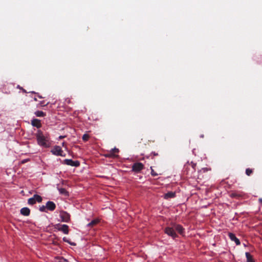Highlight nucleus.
Instances as JSON below:
<instances>
[{"instance_id":"6","label":"nucleus","mask_w":262,"mask_h":262,"mask_svg":"<svg viewBox=\"0 0 262 262\" xmlns=\"http://www.w3.org/2000/svg\"><path fill=\"white\" fill-rule=\"evenodd\" d=\"M53 155L58 156L65 157L66 155H63V151L59 146H55L51 150Z\"/></svg>"},{"instance_id":"37","label":"nucleus","mask_w":262,"mask_h":262,"mask_svg":"<svg viewBox=\"0 0 262 262\" xmlns=\"http://www.w3.org/2000/svg\"><path fill=\"white\" fill-rule=\"evenodd\" d=\"M201 137L203 138V137H204V136H203V135H202V136H201Z\"/></svg>"},{"instance_id":"8","label":"nucleus","mask_w":262,"mask_h":262,"mask_svg":"<svg viewBox=\"0 0 262 262\" xmlns=\"http://www.w3.org/2000/svg\"><path fill=\"white\" fill-rule=\"evenodd\" d=\"M144 168V165L140 162L134 163L132 166L133 171L136 172H139Z\"/></svg>"},{"instance_id":"11","label":"nucleus","mask_w":262,"mask_h":262,"mask_svg":"<svg viewBox=\"0 0 262 262\" xmlns=\"http://www.w3.org/2000/svg\"><path fill=\"white\" fill-rule=\"evenodd\" d=\"M31 124L33 126L36 127L37 128H39L41 126L40 121L37 119H33L31 121Z\"/></svg>"},{"instance_id":"26","label":"nucleus","mask_w":262,"mask_h":262,"mask_svg":"<svg viewBox=\"0 0 262 262\" xmlns=\"http://www.w3.org/2000/svg\"><path fill=\"white\" fill-rule=\"evenodd\" d=\"M210 169L208 168H203L199 171V173L200 174L201 173L206 172L209 171Z\"/></svg>"},{"instance_id":"12","label":"nucleus","mask_w":262,"mask_h":262,"mask_svg":"<svg viewBox=\"0 0 262 262\" xmlns=\"http://www.w3.org/2000/svg\"><path fill=\"white\" fill-rule=\"evenodd\" d=\"M20 213L24 216H29L30 214V210L28 207H24L20 209Z\"/></svg>"},{"instance_id":"34","label":"nucleus","mask_w":262,"mask_h":262,"mask_svg":"<svg viewBox=\"0 0 262 262\" xmlns=\"http://www.w3.org/2000/svg\"><path fill=\"white\" fill-rule=\"evenodd\" d=\"M38 97L39 98H42L41 96H39V95H38Z\"/></svg>"},{"instance_id":"36","label":"nucleus","mask_w":262,"mask_h":262,"mask_svg":"<svg viewBox=\"0 0 262 262\" xmlns=\"http://www.w3.org/2000/svg\"><path fill=\"white\" fill-rule=\"evenodd\" d=\"M23 92H26V90H23Z\"/></svg>"},{"instance_id":"17","label":"nucleus","mask_w":262,"mask_h":262,"mask_svg":"<svg viewBox=\"0 0 262 262\" xmlns=\"http://www.w3.org/2000/svg\"><path fill=\"white\" fill-rule=\"evenodd\" d=\"M58 190H59V193L61 194L64 195L65 196L69 195V193L66 190V189L65 188H58Z\"/></svg>"},{"instance_id":"16","label":"nucleus","mask_w":262,"mask_h":262,"mask_svg":"<svg viewBox=\"0 0 262 262\" xmlns=\"http://www.w3.org/2000/svg\"><path fill=\"white\" fill-rule=\"evenodd\" d=\"M230 196L231 198H239L242 196V194L237 192H232L230 193Z\"/></svg>"},{"instance_id":"20","label":"nucleus","mask_w":262,"mask_h":262,"mask_svg":"<svg viewBox=\"0 0 262 262\" xmlns=\"http://www.w3.org/2000/svg\"><path fill=\"white\" fill-rule=\"evenodd\" d=\"M35 115L37 117H44L46 115V114L42 111H37L35 113Z\"/></svg>"},{"instance_id":"35","label":"nucleus","mask_w":262,"mask_h":262,"mask_svg":"<svg viewBox=\"0 0 262 262\" xmlns=\"http://www.w3.org/2000/svg\"><path fill=\"white\" fill-rule=\"evenodd\" d=\"M59 138H60V139H62V138H63V136H60V137H59Z\"/></svg>"},{"instance_id":"5","label":"nucleus","mask_w":262,"mask_h":262,"mask_svg":"<svg viewBox=\"0 0 262 262\" xmlns=\"http://www.w3.org/2000/svg\"><path fill=\"white\" fill-rule=\"evenodd\" d=\"M55 228L58 231H62L63 233L68 234L69 232V226L67 225H61L57 224L55 225Z\"/></svg>"},{"instance_id":"3","label":"nucleus","mask_w":262,"mask_h":262,"mask_svg":"<svg viewBox=\"0 0 262 262\" xmlns=\"http://www.w3.org/2000/svg\"><path fill=\"white\" fill-rule=\"evenodd\" d=\"M119 152V149L115 147L110 151H108L107 153L104 154V156L106 158H117L119 157V156L117 154Z\"/></svg>"},{"instance_id":"23","label":"nucleus","mask_w":262,"mask_h":262,"mask_svg":"<svg viewBox=\"0 0 262 262\" xmlns=\"http://www.w3.org/2000/svg\"><path fill=\"white\" fill-rule=\"evenodd\" d=\"M252 173H253V170L252 169L248 168L246 169V174L248 176H250Z\"/></svg>"},{"instance_id":"18","label":"nucleus","mask_w":262,"mask_h":262,"mask_svg":"<svg viewBox=\"0 0 262 262\" xmlns=\"http://www.w3.org/2000/svg\"><path fill=\"white\" fill-rule=\"evenodd\" d=\"M33 197L36 202L41 203L42 202V199L40 195L38 194H34Z\"/></svg>"},{"instance_id":"30","label":"nucleus","mask_w":262,"mask_h":262,"mask_svg":"<svg viewBox=\"0 0 262 262\" xmlns=\"http://www.w3.org/2000/svg\"><path fill=\"white\" fill-rule=\"evenodd\" d=\"M59 262H69L68 260L63 258H60L59 259Z\"/></svg>"},{"instance_id":"1","label":"nucleus","mask_w":262,"mask_h":262,"mask_svg":"<svg viewBox=\"0 0 262 262\" xmlns=\"http://www.w3.org/2000/svg\"><path fill=\"white\" fill-rule=\"evenodd\" d=\"M184 230V229L181 225L175 223H171L170 226L167 227L165 228L164 232L174 239L178 237L176 231H178L180 234H183Z\"/></svg>"},{"instance_id":"28","label":"nucleus","mask_w":262,"mask_h":262,"mask_svg":"<svg viewBox=\"0 0 262 262\" xmlns=\"http://www.w3.org/2000/svg\"><path fill=\"white\" fill-rule=\"evenodd\" d=\"M151 168V174L152 176L153 177H155V176H158V173H156L154 170V169L152 168V167H150Z\"/></svg>"},{"instance_id":"2","label":"nucleus","mask_w":262,"mask_h":262,"mask_svg":"<svg viewBox=\"0 0 262 262\" xmlns=\"http://www.w3.org/2000/svg\"><path fill=\"white\" fill-rule=\"evenodd\" d=\"M35 135L37 144L39 146L45 148H48L50 146L51 143L49 137L47 135H45L41 130H38Z\"/></svg>"},{"instance_id":"24","label":"nucleus","mask_w":262,"mask_h":262,"mask_svg":"<svg viewBox=\"0 0 262 262\" xmlns=\"http://www.w3.org/2000/svg\"><path fill=\"white\" fill-rule=\"evenodd\" d=\"M63 241L65 242H67L69 244H70L71 245L75 246L76 244L74 243L71 242L67 237H64L63 238Z\"/></svg>"},{"instance_id":"19","label":"nucleus","mask_w":262,"mask_h":262,"mask_svg":"<svg viewBox=\"0 0 262 262\" xmlns=\"http://www.w3.org/2000/svg\"><path fill=\"white\" fill-rule=\"evenodd\" d=\"M99 220L98 219L94 220L88 224V226L93 227V226L96 225V224H97L99 223Z\"/></svg>"},{"instance_id":"25","label":"nucleus","mask_w":262,"mask_h":262,"mask_svg":"<svg viewBox=\"0 0 262 262\" xmlns=\"http://www.w3.org/2000/svg\"><path fill=\"white\" fill-rule=\"evenodd\" d=\"M89 138H90L89 135L88 134H84V135H83V136H82V140H83L84 141H85H85H87L89 140Z\"/></svg>"},{"instance_id":"14","label":"nucleus","mask_w":262,"mask_h":262,"mask_svg":"<svg viewBox=\"0 0 262 262\" xmlns=\"http://www.w3.org/2000/svg\"><path fill=\"white\" fill-rule=\"evenodd\" d=\"M245 255L247 259L246 262H255L253 256L250 253L246 252Z\"/></svg>"},{"instance_id":"33","label":"nucleus","mask_w":262,"mask_h":262,"mask_svg":"<svg viewBox=\"0 0 262 262\" xmlns=\"http://www.w3.org/2000/svg\"><path fill=\"white\" fill-rule=\"evenodd\" d=\"M34 101H36L37 100L36 98H35V97L34 98Z\"/></svg>"},{"instance_id":"27","label":"nucleus","mask_w":262,"mask_h":262,"mask_svg":"<svg viewBox=\"0 0 262 262\" xmlns=\"http://www.w3.org/2000/svg\"><path fill=\"white\" fill-rule=\"evenodd\" d=\"M47 207H46V206H42L41 207H40L39 208V210L41 212H47Z\"/></svg>"},{"instance_id":"13","label":"nucleus","mask_w":262,"mask_h":262,"mask_svg":"<svg viewBox=\"0 0 262 262\" xmlns=\"http://www.w3.org/2000/svg\"><path fill=\"white\" fill-rule=\"evenodd\" d=\"M191 166L192 167V172H194L195 171V166H196V163H194L192 162H191L189 163L188 162L184 166V168L187 169L188 168V166Z\"/></svg>"},{"instance_id":"22","label":"nucleus","mask_w":262,"mask_h":262,"mask_svg":"<svg viewBox=\"0 0 262 262\" xmlns=\"http://www.w3.org/2000/svg\"><path fill=\"white\" fill-rule=\"evenodd\" d=\"M158 156H159V154L158 152L154 151V152H152L147 158H150L151 159H154V157Z\"/></svg>"},{"instance_id":"31","label":"nucleus","mask_w":262,"mask_h":262,"mask_svg":"<svg viewBox=\"0 0 262 262\" xmlns=\"http://www.w3.org/2000/svg\"><path fill=\"white\" fill-rule=\"evenodd\" d=\"M259 202L262 203V199L261 198L259 199Z\"/></svg>"},{"instance_id":"15","label":"nucleus","mask_w":262,"mask_h":262,"mask_svg":"<svg viewBox=\"0 0 262 262\" xmlns=\"http://www.w3.org/2000/svg\"><path fill=\"white\" fill-rule=\"evenodd\" d=\"M175 195H176V193L175 192H168L166 193L164 195V198L165 199H168L169 198H174L175 196Z\"/></svg>"},{"instance_id":"29","label":"nucleus","mask_w":262,"mask_h":262,"mask_svg":"<svg viewBox=\"0 0 262 262\" xmlns=\"http://www.w3.org/2000/svg\"><path fill=\"white\" fill-rule=\"evenodd\" d=\"M29 161V159H24L23 160H21L20 161V163L21 164H25L26 163V162H28Z\"/></svg>"},{"instance_id":"10","label":"nucleus","mask_w":262,"mask_h":262,"mask_svg":"<svg viewBox=\"0 0 262 262\" xmlns=\"http://www.w3.org/2000/svg\"><path fill=\"white\" fill-rule=\"evenodd\" d=\"M228 236L232 241H234L236 245H239L241 244L240 241L238 239L235 235L232 233H229Z\"/></svg>"},{"instance_id":"7","label":"nucleus","mask_w":262,"mask_h":262,"mask_svg":"<svg viewBox=\"0 0 262 262\" xmlns=\"http://www.w3.org/2000/svg\"><path fill=\"white\" fill-rule=\"evenodd\" d=\"M63 164L71 166L78 167L80 165V162L78 161H73L72 159H64Z\"/></svg>"},{"instance_id":"9","label":"nucleus","mask_w":262,"mask_h":262,"mask_svg":"<svg viewBox=\"0 0 262 262\" xmlns=\"http://www.w3.org/2000/svg\"><path fill=\"white\" fill-rule=\"evenodd\" d=\"M47 209L49 211H54L56 208L55 204L52 201H48L46 203Z\"/></svg>"},{"instance_id":"21","label":"nucleus","mask_w":262,"mask_h":262,"mask_svg":"<svg viewBox=\"0 0 262 262\" xmlns=\"http://www.w3.org/2000/svg\"><path fill=\"white\" fill-rule=\"evenodd\" d=\"M36 202H35L34 199L33 198V197L32 198H29L28 200V203L29 204V205H34L36 203Z\"/></svg>"},{"instance_id":"4","label":"nucleus","mask_w":262,"mask_h":262,"mask_svg":"<svg viewBox=\"0 0 262 262\" xmlns=\"http://www.w3.org/2000/svg\"><path fill=\"white\" fill-rule=\"evenodd\" d=\"M59 216L61 219V222H62L69 223L70 222V214L65 211H60Z\"/></svg>"},{"instance_id":"32","label":"nucleus","mask_w":262,"mask_h":262,"mask_svg":"<svg viewBox=\"0 0 262 262\" xmlns=\"http://www.w3.org/2000/svg\"><path fill=\"white\" fill-rule=\"evenodd\" d=\"M40 103H41V105H43L44 102H43V101H42V102H41Z\"/></svg>"}]
</instances>
